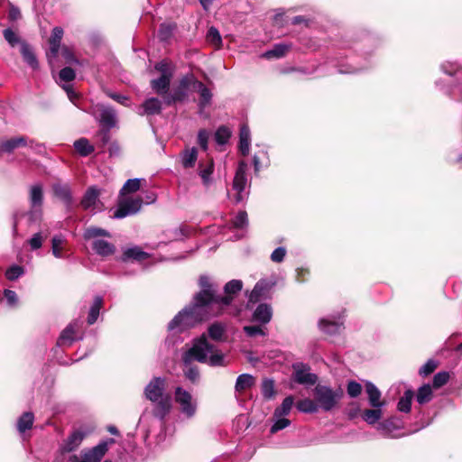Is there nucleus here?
<instances>
[{"mask_svg": "<svg viewBox=\"0 0 462 462\" xmlns=\"http://www.w3.org/2000/svg\"><path fill=\"white\" fill-rule=\"evenodd\" d=\"M193 360L207 363L213 366L225 365L224 355L216 350L214 346L208 342L204 335L196 340L193 346L189 348L183 356L185 363L184 373L190 381L195 382L198 380L199 374L197 367L189 365V363Z\"/></svg>", "mask_w": 462, "mask_h": 462, "instance_id": "1", "label": "nucleus"}, {"mask_svg": "<svg viewBox=\"0 0 462 462\" xmlns=\"http://www.w3.org/2000/svg\"><path fill=\"white\" fill-rule=\"evenodd\" d=\"M211 304L197 300L193 298L192 303L175 316V328L179 327L180 329L192 328L197 324L206 320L211 315Z\"/></svg>", "mask_w": 462, "mask_h": 462, "instance_id": "2", "label": "nucleus"}, {"mask_svg": "<svg viewBox=\"0 0 462 462\" xmlns=\"http://www.w3.org/2000/svg\"><path fill=\"white\" fill-rule=\"evenodd\" d=\"M164 390L165 380L162 377L153 378L144 389L145 397L152 402H158L154 414L160 419H163L171 407V397L163 396Z\"/></svg>", "mask_w": 462, "mask_h": 462, "instance_id": "3", "label": "nucleus"}, {"mask_svg": "<svg viewBox=\"0 0 462 462\" xmlns=\"http://www.w3.org/2000/svg\"><path fill=\"white\" fill-rule=\"evenodd\" d=\"M83 236L85 240H92L93 251L101 257L113 255L116 251L114 244L104 239V237H111L110 233L104 228L89 226L85 229Z\"/></svg>", "mask_w": 462, "mask_h": 462, "instance_id": "4", "label": "nucleus"}, {"mask_svg": "<svg viewBox=\"0 0 462 462\" xmlns=\"http://www.w3.org/2000/svg\"><path fill=\"white\" fill-rule=\"evenodd\" d=\"M192 89H197L199 92V107L202 110L205 106L209 105L212 94L208 88L201 82H198L192 76L185 77L179 84L178 89H175V102L184 100L189 97Z\"/></svg>", "mask_w": 462, "mask_h": 462, "instance_id": "5", "label": "nucleus"}, {"mask_svg": "<svg viewBox=\"0 0 462 462\" xmlns=\"http://www.w3.org/2000/svg\"><path fill=\"white\" fill-rule=\"evenodd\" d=\"M197 411V402L191 394L181 388H175V423L191 419Z\"/></svg>", "mask_w": 462, "mask_h": 462, "instance_id": "6", "label": "nucleus"}, {"mask_svg": "<svg viewBox=\"0 0 462 462\" xmlns=\"http://www.w3.org/2000/svg\"><path fill=\"white\" fill-rule=\"evenodd\" d=\"M313 395L319 409L329 411L334 409L343 396L341 389L333 390L328 386L318 384L313 391Z\"/></svg>", "mask_w": 462, "mask_h": 462, "instance_id": "7", "label": "nucleus"}, {"mask_svg": "<svg viewBox=\"0 0 462 462\" xmlns=\"http://www.w3.org/2000/svg\"><path fill=\"white\" fill-rule=\"evenodd\" d=\"M155 70L160 73V77L151 80V88L157 95L167 97L173 77L171 64L167 60H162L155 65Z\"/></svg>", "mask_w": 462, "mask_h": 462, "instance_id": "8", "label": "nucleus"}, {"mask_svg": "<svg viewBox=\"0 0 462 462\" xmlns=\"http://www.w3.org/2000/svg\"><path fill=\"white\" fill-rule=\"evenodd\" d=\"M247 164L245 162H240L233 180V199L236 203L244 201L248 196L247 178H246Z\"/></svg>", "mask_w": 462, "mask_h": 462, "instance_id": "9", "label": "nucleus"}, {"mask_svg": "<svg viewBox=\"0 0 462 462\" xmlns=\"http://www.w3.org/2000/svg\"><path fill=\"white\" fill-rule=\"evenodd\" d=\"M115 442L114 439L100 442L90 449H84L79 456L73 455L69 457L71 462H99L108 449V445Z\"/></svg>", "mask_w": 462, "mask_h": 462, "instance_id": "10", "label": "nucleus"}, {"mask_svg": "<svg viewBox=\"0 0 462 462\" xmlns=\"http://www.w3.org/2000/svg\"><path fill=\"white\" fill-rule=\"evenodd\" d=\"M29 146L32 150L42 148V145L35 143L25 135L14 136L9 139L0 140V154H11L14 151L20 147Z\"/></svg>", "mask_w": 462, "mask_h": 462, "instance_id": "11", "label": "nucleus"}, {"mask_svg": "<svg viewBox=\"0 0 462 462\" xmlns=\"http://www.w3.org/2000/svg\"><path fill=\"white\" fill-rule=\"evenodd\" d=\"M173 100V96H167L161 101L157 97H149L138 108L140 116H152L159 115L163 107V105L170 106Z\"/></svg>", "mask_w": 462, "mask_h": 462, "instance_id": "12", "label": "nucleus"}, {"mask_svg": "<svg viewBox=\"0 0 462 462\" xmlns=\"http://www.w3.org/2000/svg\"><path fill=\"white\" fill-rule=\"evenodd\" d=\"M143 200L140 198L123 199L114 213V218H123L137 213L142 208Z\"/></svg>", "mask_w": 462, "mask_h": 462, "instance_id": "13", "label": "nucleus"}, {"mask_svg": "<svg viewBox=\"0 0 462 462\" xmlns=\"http://www.w3.org/2000/svg\"><path fill=\"white\" fill-rule=\"evenodd\" d=\"M199 286H200V291L197 293L194 298L197 299V300H203V302H208L211 305L216 303L215 299V290L213 288V285L210 282L209 277L206 275H202L199 278Z\"/></svg>", "mask_w": 462, "mask_h": 462, "instance_id": "14", "label": "nucleus"}, {"mask_svg": "<svg viewBox=\"0 0 462 462\" xmlns=\"http://www.w3.org/2000/svg\"><path fill=\"white\" fill-rule=\"evenodd\" d=\"M214 171L215 164L212 159L199 161L197 172L205 188H209L214 183Z\"/></svg>", "mask_w": 462, "mask_h": 462, "instance_id": "15", "label": "nucleus"}, {"mask_svg": "<svg viewBox=\"0 0 462 462\" xmlns=\"http://www.w3.org/2000/svg\"><path fill=\"white\" fill-rule=\"evenodd\" d=\"M275 283L276 282L274 280H260L251 291L249 295V301L256 302L261 299L267 298Z\"/></svg>", "mask_w": 462, "mask_h": 462, "instance_id": "16", "label": "nucleus"}, {"mask_svg": "<svg viewBox=\"0 0 462 462\" xmlns=\"http://www.w3.org/2000/svg\"><path fill=\"white\" fill-rule=\"evenodd\" d=\"M98 113L99 123L107 129L114 127L116 124V114L115 110L105 105H98L97 106Z\"/></svg>", "mask_w": 462, "mask_h": 462, "instance_id": "17", "label": "nucleus"}, {"mask_svg": "<svg viewBox=\"0 0 462 462\" xmlns=\"http://www.w3.org/2000/svg\"><path fill=\"white\" fill-rule=\"evenodd\" d=\"M294 378L301 384H314L317 381V376L310 373V368L303 365L294 366Z\"/></svg>", "mask_w": 462, "mask_h": 462, "instance_id": "18", "label": "nucleus"}, {"mask_svg": "<svg viewBox=\"0 0 462 462\" xmlns=\"http://www.w3.org/2000/svg\"><path fill=\"white\" fill-rule=\"evenodd\" d=\"M243 288V282L240 280H232L225 285V292L227 294L225 297H221L216 300V303L228 306L232 301L231 294H236L240 291Z\"/></svg>", "mask_w": 462, "mask_h": 462, "instance_id": "19", "label": "nucleus"}, {"mask_svg": "<svg viewBox=\"0 0 462 462\" xmlns=\"http://www.w3.org/2000/svg\"><path fill=\"white\" fill-rule=\"evenodd\" d=\"M99 195L100 191L97 187H89L81 200V206L85 209H96L97 208V204L99 203Z\"/></svg>", "mask_w": 462, "mask_h": 462, "instance_id": "20", "label": "nucleus"}, {"mask_svg": "<svg viewBox=\"0 0 462 462\" xmlns=\"http://www.w3.org/2000/svg\"><path fill=\"white\" fill-rule=\"evenodd\" d=\"M273 317V309L266 303H262L257 306L254 314L253 320L259 322L261 325L269 323Z\"/></svg>", "mask_w": 462, "mask_h": 462, "instance_id": "21", "label": "nucleus"}, {"mask_svg": "<svg viewBox=\"0 0 462 462\" xmlns=\"http://www.w3.org/2000/svg\"><path fill=\"white\" fill-rule=\"evenodd\" d=\"M365 391L368 395L369 404L373 408H382L385 405V402L381 399V392L374 383L367 382L365 383Z\"/></svg>", "mask_w": 462, "mask_h": 462, "instance_id": "22", "label": "nucleus"}, {"mask_svg": "<svg viewBox=\"0 0 462 462\" xmlns=\"http://www.w3.org/2000/svg\"><path fill=\"white\" fill-rule=\"evenodd\" d=\"M20 51L24 62L30 68H32L33 70L39 69V62L37 57L31 45H29L27 42H21Z\"/></svg>", "mask_w": 462, "mask_h": 462, "instance_id": "23", "label": "nucleus"}, {"mask_svg": "<svg viewBox=\"0 0 462 462\" xmlns=\"http://www.w3.org/2000/svg\"><path fill=\"white\" fill-rule=\"evenodd\" d=\"M54 195L60 199L66 206L69 207L72 203L71 190L68 184L54 183L52 185Z\"/></svg>", "mask_w": 462, "mask_h": 462, "instance_id": "24", "label": "nucleus"}, {"mask_svg": "<svg viewBox=\"0 0 462 462\" xmlns=\"http://www.w3.org/2000/svg\"><path fill=\"white\" fill-rule=\"evenodd\" d=\"M319 326L323 332L333 335L341 330L343 322L340 319H322L319 321Z\"/></svg>", "mask_w": 462, "mask_h": 462, "instance_id": "25", "label": "nucleus"}, {"mask_svg": "<svg viewBox=\"0 0 462 462\" xmlns=\"http://www.w3.org/2000/svg\"><path fill=\"white\" fill-rule=\"evenodd\" d=\"M77 323H70L69 324L66 328L61 332L59 339H58V345L59 346H70L73 341L76 339V328Z\"/></svg>", "mask_w": 462, "mask_h": 462, "instance_id": "26", "label": "nucleus"}, {"mask_svg": "<svg viewBox=\"0 0 462 462\" xmlns=\"http://www.w3.org/2000/svg\"><path fill=\"white\" fill-rule=\"evenodd\" d=\"M180 163L185 169L192 168L194 167L197 159H198V152L197 149L192 148H187L185 151H183L180 154Z\"/></svg>", "mask_w": 462, "mask_h": 462, "instance_id": "27", "label": "nucleus"}, {"mask_svg": "<svg viewBox=\"0 0 462 462\" xmlns=\"http://www.w3.org/2000/svg\"><path fill=\"white\" fill-rule=\"evenodd\" d=\"M29 199L32 208H42L43 202V191L42 184L38 183L31 187Z\"/></svg>", "mask_w": 462, "mask_h": 462, "instance_id": "28", "label": "nucleus"}, {"mask_svg": "<svg viewBox=\"0 0 462 462\" xmlns=\"http://www.w3.org/2000/svg\"><path fill=\"white\" fill-rule=\"evenodd\" d=\"M85 438V434L81 431H74L70 434L62 447L63 452H70L76 449Z\"/></svg>", "mask_w": 462, "mask_h": 462, "instance_id": "29", "label": "nucleus"}, {"mask_svg": "<svg viewBox=\"0 0 462 462\" xmlns=\"http://www.w3.org/2000/svg\"><path fill=\"white\" fill-rule=\"evenodd\" d=\"M239 149L243 155H246L250 149V130L247 125H242L239 134Z\"/></svg>", "mask_w": 462, "mask_h": 462, "instance_id": "30", "label": "nucleus"}, {"mask_svg": "<svg viewBox=\"0 0 462 462\" xmlns=\"http://www.w3.org/2000/svg\"><path fill=\"white\" fill-rule=\"evenodd\" d=\"M255 383L254 376L248 374H240L236 382L235 389L238 393H242L251 388Z\"/></svg>", "mask_w": 462, "mask_h": 462, "instance_id": "31", "label": "nucleus"}, {"mask_svg": "<svg viewBox=\"0 0 462 462\" xmlns=\"http://www.w3.org/2000/svg\"><path fill=\"white\" fill-rule=\"evenodd\" d=\"M103 305V298L101 296H96L93 301V304L91 305L88 316V323L89 325H93L100 313V310Z\"/></svg>", "mask_w": 462, "mask_h": 462, "instance_id": "32", "label": "nucleus"}, {"mask_svg": "<svg viewBox=\"0 0 462 462\" xmlns=\"http://www.w3.org/2000/svg\"><path fill=\"white\" fill-rule=\"evenodd\" d=\"M75 150L83 157L91 154L95 148L87 138H79L74 142Z\"/></svg>", "mask_w": 462, "mask_h": 462, "instance_id": "33", "label": "nucleus"}, {"mask_svg": "<svg viewBox=\"0 0 462 462\" xmlns=\"http://www.w3.org/2000/svg\"><path fill=\"white\" fill-rule=\"evenodd\" d=\"M62 36H63V30H62V28H60V27H54L52 32H51V38H50V48H51V53L54 56L57 55V53L59 51L60 44V41H61Z\"/></svg>", "mask_w": 462, "mask_h": 462, "instance_id": "34", "label": "nucleus"}, {"mask_svg": "<svg viewBox=\"0 0 462 462\" xmlns=\"http://www.w3.org/2000/svg\"><path fill=\"white\" fill-rule=\"evenodd\" d=\"M383 416L381 407L366 409L363 411V420L370 425L376 423Z\"/></svg>", "mask_w": 462, "mask_h": 462, "instance_id": "35", "label": "nucleus"}, {"mask_svg": "<svg viewBox=\"0 0 462 462\" xmlns=\"http://www.w3.org/2000/svg\"><path fill=\"white\" fill-rule=\"evenodd\" d=\"M124 259H133L136 261H143L149 257V254L143 251L139 246H134L124 252Z\"/></svg>", "mask_w": 462, "mask_h": 462, "instance_id": "36", "label": "nucleus"}, {"mask_svg": "<svg viewBox=\"0 0 462 462\" xmlns=\"http://www.w3.org/2000/svg\"><path fill=\"white\" fill-rule=\"evenodd\" d=\"M207 42L211 44L215 49L219 50L222 47V37L218 32V30L211 26L206 36Z\"/></svg>", "mask_w": 462, "mask_h": 462, "instance_id": "37", "label": "nucleus"}, {"mask_svg": "<svg viewBox=\"0 0 462 462\" xmlns=\"http://www.w3.org/2000/svg\"><path fill=\"white\" fill-rule=\"evenodd\" d=\"M34 420V416L32 412H24L17 421V430L19 432L23 433L31 429Z\"/></svg>", "mask_w": 462, "mask_h": 462, "instance_id": "38", "label": "nucleus"}, {"mask_svg": "<svg viewBox=\"0 0 462 462\" xmlns=\"http://www.w3.org/2000/svg\"><path fill=\"white\" fill-rule=\"evenodd\" d=\"M293 402L292 396L286 397L282 401V403L275 409L273 417H284L288 415L292 408Z\"/></svg>", "mask_w": 462, "mask_h": 462, "instance_id": "39", "label": "nucleus"}, {"mask_svg": "<svg viewBox=\"0 0 462 462\" xmlns=\"http://www.w3.org/2000/svg\"><path fill=\"white\" fill-rule=\"evenodd\" d=\"M297 409L302 412L306 413H313L318 411L319 408L317 406L316 401L311 399H303L297 402Z\"/></svg>", "mask_w": 462, "mask_h": 462, "instance_id": "40", "label": "nucleus"}, {"mask_svg": "<svg viewBox=\"0 0 462 462\" xmlns=\"http://www.w3.org/2000/svg\"><path fill=\"white\" fill-rule=\"evenodd\" d=\"M412 398L413 392L411 390L405 391L404 395L398 402V411L402 412H409L411 411Z\"/></svg>", "mask_w": 462, "mask_h": 462, "instance_id": "41", "label": "nucleus"}, {"mask_svg": "<svg viewBox=\"0 0 462 462\" xmlns=\"http://www.w3.org/2000/svg\"><path fill=\"white\" fill-rule=\"evenodd\" d=\"M431 397H432V390H431L430 385L424 384L419 388L416 399L420 404H424V403L429 402L431 400Z\"/></svg>", "mask_w": 462, "mask_h": 462, "instance_id": "42", "label": "nucleus"}, {"mask_svg": "<svg viewBox=\"0 0 462 462\" xmlns=\"http://www.w3.org/2000/svg\"><path fill=\"white\" fill-rule=\"evenodd\" d=\"M5 40L8 42L11 47H15L17 44L21 46V42H26L23 41L20 36L14 32L11 28L5 29L3 32Z\"/></svg>", "mask_w": 462, "mask_h": 462, "instance_id": "43", "label": "nucleus"}, {"mask_svg": "<svg viewBox=\"0 0 462 462\" xmlns=\"http://www.w3.org/2000/svg\"><path fill=\"white\" fill-rule=\"evenodd\" d=\"M141 180H142V179H138V178L129 179L124 184L120 193L122 195H124L125 193H133V192L137 191L141 187Z\"/></svg>", "mask_w": 462, "mask_h": 462, "instance_id": "44", "label": "nucleus"}, {"mask_svg": "<svg viewBox=\"0 0 462 462\" xmlns=\"http://www.w3.org/2000/svg\"><path fill=\"white\" fill-rule=\"evenodd\" d=\"M289 47L284 44H277L273 47V49L266 51L263 54V57L267 59L271 58H281L285 55V53L288 51Z\"/></svg>", "mask_w": 462, "mask_h": 462, "instance_id": "45", "label": "nucleus"}, {"mask_svg": "<svg viewBox=\"0 0 462 462\" xmlns=\"http://www.w3.org/2000/svg\"><path fill=\"white\" fill-rule=\"evenodd\" d=\"M64 243V237L62 236H54L51 240L52 254L57 258L62 257V245Z\"/></svg>", "mask_w": 462, "mask_h": 462, "instance_id": "46", "label": "nucleus"}, {"mask_svg": "<svg viewBox=\"0 0 462 462\" xmlns=\"http://www.w3.org/2000/svg\"><path fill=\"white\" fill-rule=\"evenodd\" d=\"M225 327L221 323H214L208 328V335L214 340H221Z\"/></svg>", "mask_w": 462, "mask_h": 462, "instance_id": "47", "label": "nucleus"}, {"mask_svg": "<svg viewBox=\"0 0 462 462\" xmlns=\"http://www.w3.org/2000/svg\"><path fill=\"white\" fill-rule=\"evenodd\" d=\"M173 34V27L171 23H162L158 32V37L162 42L169 41Z\"/></svg>", "mask_w": 462, "mask_h": 462, "instance_id": "48", "label": "nucleus"}, {"mask_svg": "<svg viewBox=\"0 0 462 462\" xmlns=\"http://www.w3.org/2000/svg\"><path fill=\"white\" fill-rule=\"evenodd\" d=\"M230 136L231 131L226 126L219 127L215 134L216 141L219 144H225L228 141Z\"/></svg>", "mask_w": 462, "mask_h": 462, "instance_id": "49", "label": "nucleus"}, {"mask_svg": "<svg viewBox=\"0 0 462 462\" xmlns=\"http://www.w3.org/2000/svg\"><path fill=\"white\" fill-rule=\"evenodd\" d=\"M273 418H274V422L271 428V433H273V434L287 428L291 424L290 420H288L284 417H273Z\"/></svg>", "mask_w": 462, "mask_h": 462, "instance_id": "50", "label": "nucleus"}, {"mask_svg": "<svg viewBox=\"0 0 462 462\" xmlns=\"http://www.w3.org/2000/svg\"><path fill=\"white\" fill-rule=\"evenodd\" d=\"M262 393L266 399H271L274 396V383L272 380H263L262 383Z\"/></svg>", "mask_w": 462, "mask_h": 462, "instance_id": "51", "label": "nucleus"}, {"mask_svg": "<svg viewBox=\"0 0 462 462\" xmlns=\"http://www.w3.org/2000/svg\"><path fill=\"white\" fill-rule=\"evenodd\" d=\"M244 331L249 337L266 336V334H267L264 328H263L261 326H257V325L245 326Z\"/></svg>", "mask_w": 462, "mask_h": 462, "instance_id": "52", "label": "nucleus"}, {"mask_svg": "<svg viewBox=\"0 0 462 462\" xmlns=\"http://www.w3.org/2000/svg\"><path fill=\"white\" fill-rule=\"evenodd\" d=\"M23 274V269L19 265H13L5 273V276L9 281H14Z\"/></svg>", "mask_w": 462, "mask_h": 462, "instance_id": "53", "label": "nucleus"}, {"mask_svg": "<svg viewBox=\"0 0 462 462\" xmlns=\"http://www.w3.org/2000/svg\"><path fill=\"white\" fill-rule=\"evenodd\" d=\"M449 379V374L447 372H439L434 375L433 378V386L435 388H439L446 384Z\"/></svg>", "mask_w": 462, "mask_h": 462, "instance_id": "54", "label": "nucleus"}, {"mask_svg": "<svg viewBox=\"0 0 462 462\" xmlns=\"http://www.w3.org/2000/svg\"><path fill=\"white\" fill-rule=\"evenodd\" d=\"M346 391H347V394L350 397H352V398L357 397L362 393V385L356 381H350L347 383Z\"/></svg>", "mask_w": 462, "mask_h": 462, "instance_id": "55", "label": "nucleus"}, {"mask_svg": "<svg viewBox=\"0 0 462 462\" xmlns=\"http://www.w3.org/2000/svg\"><path fill=\"white\" fill-rule=\"evenodd\" d=\"M59 77L60 80L69 82L75 79L76 74L73 69L65 67L60 71Z\"/></svg>", "mask_w": 462, "mask_h": 462, "instance_id": "56", "label": "nucleus"}, {"mask_svg": "<svg viewBox=\"0 0 462 462\" xmlns=\"http://www.w3.org/2000/svg\"><path fill=\"white\" fill-rule=\"evenodd\" d=\"M233 224L237 228H243L247 225V214L245 211H240L234 218Z\"/></svg>", "mask_w": 462, "mask_h": 462, "instance_id": "57", "label": "nucleus"}, {"mask_svg": "<svg viewBox=\"0 0 462 462\" xmlns=\"http://www.w3.org/2000/svg\"><path fill=\"white\" fill-rule=\"evenodd\" d=\"M393 423L390 420H384L380 422L376 429L379 430L384 437H390L392 432Z\"/></svg>", "mask_w": 462, "mask_h": 462, "instance_id": "58", "label": "nucleus"}, {"mask_svg": "<svg viewBox=\"0 0 462 462\" xmlns=\"http://www.w3.org/2000/svg\"><path fill=\"white\" fill-rule=\"evenodd\" d=\"M286 255L284 247L276 248L271 254V260L274 263H282Z\"/></svg>", "mask_w": 462, "mask_h": 462, "instance_id": "59", "label": "nucleus"}, {"mask_svg": "<svg viewBox=\"0 0 462 462\" xmlns=\"http://www.w3.org/2000/svg\"><path fill=\"white\" fill-rule=\"evenodd\" d=\"M437 368V364L433 360H429L425 365H423L420 369V374L428 375L431 374Z\"/></svg>", "mask_w": 462, "mask_h": 462, "instance_id": "60", "label": "nucleus"}, {"mask_svg": "<svg viewBox=\"0 0 462 462\" xmlns=\"http://www.w3.org/2000/svg\"><path fill=\"white\" fill-rule=\"evenodd\" d=\"M29 244L32 250L41 248L42 245V237L41 233L34 234L33 236L30 239Z\"/></svg>", "mask_w": 462, "mask_h": 462, "instance_id": "61", "label": "nucleus"}, {"mask_svg": "<svg viewBox=\"0 0 462 462\" xmlns=\"http://www.w3.org/2000/svg\"><path fill=\"white\" fill-rule=\"evenodd\" d=\"M208 132L206 130H200L198 134V143L204 150L208 147Z\"/></svg>", "mask_w": 462, "mask_h": 462, "instance_id": "62", "label": "nucleus"}, {"mask_svg": "<svg viewBox=\"0 0 462 462\" xmlns=\"http://www.w3.org/2000/svg\"><path fill=\"white\" fill-rule=\"evenodd\" d=\"M5 298L10 306H14L17 302V295L15 291L11 290H5Z\"/></svg>", "mask_w": 462, "mask_h": 462, "instance_id": "63", "label": "nucleus"}, {"mask_svg": "<svg viewBox=\"0 0 462 462\" xmlns=\"http://www.w3.org/2000/svg\"><path fill=\"white\" fill-rule=\"evenodd\" d=\"M106 95L110 98H112L113 100L118 102L119 104L127 105L128 97L126 96L116 94V93H113V92H110V91H107Z\"/></svg>", "mask_w": 462, "mask_h": 462, "instance_id": "64", "label": "nucleus"}]
</instances>
